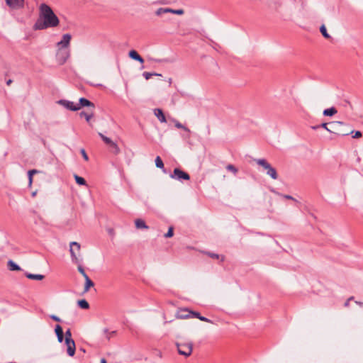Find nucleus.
<instances>
[{"label": "nucleus", "mask_w": 363, "mask_h": 363, "mask_svg": "<svg viewBox=\"0 0 363 363\" xmlns=\"http://www.w3.org/2000/svg\"><path fill=\"white\" fill-rule=\"evenodd\" d=\"M12 79H9L6 81V85L10 86L12 84Z\"/></svg>", "instance_id": "obj_46"}, {"label": "nucleus", "mask_w": 363, "mask_h": 363, "mask_svg": "<svg viewBox=\"0 0 363 363\" xmlns=\"http://www.w3.org/2000/svg\"><path fill=\"white\" fill-rule=\"evenodd\" d=\"M175 126L177 128H182V129H184V130H186V131L189 130L186 127H185L184 125H183L182 123H180L178 121H176Z\"/></svg>", "instance_id": "obj_37"}, {"label": "nucleus", "mask_w": 363, "mask_h": 363, "mask_svg": "<svg viewBox=\"0 0 363 363\" xmlns=\"http://www.w3.org/2000/svg\"><path fill=\"white\" fill-rule=\"evenodd\" d=\"M352 299H353V297H350V298H349L346 301V302L345 303V307H348V306H349V305H350V301Z\"/></svg>", "instance_id": "obj_43"}, {"label": "nucleus", "mask_w": 363, "mask_h": 363, "mask_svg": "<svg viewBox=\"0 0 363 363\" xmlns=\"http://www.w3.org/2000/svg\"><path fill=\"white\" fill-rule=\"evenodd\" d=\"M72 36L70 34H64L62 35V39L61 41L57 43V46L59 47V50L62 48H67L69 47Z\"/></svg>", "instance_id": "obj_8"}, {"label": "nucleus", "mask_w": 363, "mask_h": 363, "mask_svg": "<svg viewBox=\"0 0 363 363\" xmlns=\"http://www.w3.org/2000/svg\"><path fill=\"white\" fill-rule=\"evenodd\" d=\"M65 340H73L72 338V332H71V330L70 328H68L66 332H65Z\"/></svg>", "instance_id": "obj_32"}, {"label": "nucleus", "mask_w": 363, "mask_h": 363, "mask_svg": "<svg viewBox=\"0 0 363 363\" xmlns=\"http://www.w3.org/2000/svg\"><path fill=\"white\" fill-rule=\"evenodd\" d=\"M57 340L60 342H62L65 338L63 330L60 325H57L55 329Z\"/></svg>", "instance_id": "obj_12"}, {"label": "nucleus", "mask_w": 363, "mask_h": 363, "mask_svg": "<svg viewBox=\"0 0 363 363\" xmlns=\"http://www.w3.org/2000/svg\"><path fill=\"white\" fill-rule=\"evenodd\" d=\"M163 11L164 12H172V13H177V14H183V13H184V11L182 9L173 10V9H164Z\"/></svg>", "instance_id": "obj_29"}, {"label": "nucleus", "mask_w": 363, "mask_h": 363, "mask_svg": "<svg viewBox=\"0 0 363 363\" xmlns=\"http://www.w3.org/2000/svg\"><path fill=\"white\" fill-rule=\"evenodd\" d=\"M226 169L231 172L234 175L237 174L238 169L231 164H229L226 166Z\"/></svg>", "instance_id": "obj_25"}, {"label": "nucleus", "mask_w": 363, "mask_h": 363, "mask_svg": "<svg viewBox=\"0 0 363 363\" xmlns=\"http://www.w3.org/2000/svg\"><path fill=\"white\" fill-rule=\"evenodd\" d=\"M38 173L36 169H31L28 171V180H29V186H31L33 182V175Z\"/></svg>", "instance_id": "obj_28"}, {"label": "nucleus", "mask_w": 363, "mask_h": 363, "mask_svg": "<svg viewBox=\"0 0 363 363\" xmlns=\"http://www.w3.org/2000/svg\"><path fill=\"white\" fill-rule=\"evenodd\" d=\"M67 346V352L69 356L73 357L76 351V345L74 340H65Z\"/></svg>", "instance_id": "obj_7"}, {"label": "nucleus", "mask_w": 363, "mask_h": 363, "mask_svg": "<svg viewBox=\"0 0 363 363\" xmlns=\"http://www.w3.org/2000/svg\"><path fill=\"white\" fill-rule=\"evenodd\" d=\"M74 179H75L76 182L78 184H79V185H86V180L83 177H81L75 174L74 175Z\"/></svg>", "instance_id": "obj_24"}, {"label": "nucleus", "mask_w": 363, "mask_h": 363, "mask_svg": "<svg viewBox=\"0 0 363 363\" xmlns=\"http://www.w3.org/2000/svg\"><path fill=\"white\" fill-rule=\"evenodd\" d=\"M84 279H85V285H84V291L87 292L89 290L90 287L94 286V284L88 276H86V277H84Z\"/></svg>", "instance_id": "obj_17"}, {"label": "nucleus", "mask_w": 363, "mask_h": 363, "mask_svg": "<svg viewBox=\"0 0 363 363\" xmlns=\"http://www.w3.org/2000/svg\"><path fill=\"white\" fill-rule=\"evenodd\" d=\"M80 152H81V154H82V155L83 158H84L86 161H88V160H89V157H88V155H87V154H86V152L85 150H84V149H82Z\"/></svg>", "instance_id": "obj_38"}, {"label": "nucleus", "mask_w": 363, "mask_h": 363, "mask_svg": "<svg viewBox=\"0 0 363 363\" xmlns=\"http://www.w3.org/2000/svg\"><path fill=\"white\" fill-rule=\"evenodd\" d=\"M81 246L77 242H72L70 243L69 252L72 258V260L75 262H78L77 255H79Z\"/></svg>", "instance_id": "obj_5"}, {"label": "nucleus", "mask_w": 363, "mask_h": 363, "mask_svg": "<svg viewBox=\"0 0 363 363\" xmlns=\"http://www.w3.org/2000/svg\"><path fill=\"white\" fill-rule=\"evenodd\" d=\"M108 147L109 151L113 155H117L120 153V148L116 143H111V145H109Z\"/></svg>", "instance_id": "obj_16"}, {"label": "nucleus", "mask_w": 363, "mask_h": 363, "mask_svg": "<svg viewBox=\"0 0 363 363\" xmlns=\"http://www.w3.org/2000/svg\"><path fill=\"white\" fill-rule=\"evenodd\" d=\"M199 320H201V321H204V322H206V323H213V321L204 316L203 317H199Z\"/></svg>", "instance_id": "obj_40"}, {"label": "nucleus", "mask_w": 363, "mask_h": 363, "mask_svg": "<svg viewBox=\"0 0 363 363\" xmlns=\"http://www.w3.org/2000/svg\"><path fill=\"white\" fill-rule=\"evenodd\" d=\"M206 255H208V257L213 258V259H219L220 257V255H218V254H216V253H213V252H204Z\"/></svg>", "instance_id": "obj_31"}, {"label": "nucleus", "mask_w": 363, "mask_h": 363, "mask_svg": "<svg viewBox=\"0 0 363 363\" xmlns=\"http://www.w3.org/2000/svg\"><path fill=\"white\" fill-rule=\"evenodd\" d=\"M25 275L28 279L34 280H43L45 277L44 275L42 274H33L28 272H26Z\"/></svg>", "instance_id": "obj_15"}, {"label": "nucleus", "mask_w": 363, "mask_h": 363, "mask_svg": "<svg viewBox=\"0 0 363 363\" xmlns=\"http://www.w3.org/2000/svg\"><path fill=\"white\" fill-rule=\"evenodd\" d=\"M99 135L106 145L111 140L109 138L105 136L104 134L101 133H99Z\"/></svg>", "instance_id": "obj_33"}, {"label": "nucleus", "mask_w": 363, "mask_h": 363, "mask_svg": "<svg viewBox=\"0 0 363 363\" xmlns=\"http://www.w3.org/2000/svg\"><path fill=\"white\" fill-rule=\"evenodd\" d=\"M78 305L83 309H88L89 308V304L85 299L79 300L78 301Z\"/></svg>", "instance_id": "obj_22"}, {"label": "nucleus", "mask_w": 363, "mask_h": 363, "mask_svg": "<svg viewBox=\"0 0 363 363\" xmlns=\"http://www.w3.org/2000/svg\"><path fill=\"white\" fill-rule=\"evenodd\" d=\"M8 267L11 271H19L21 269V267L18 264H16L11 260H9L8 262Z\"/></svg>", "instance_id": "obj_20"}, {"label": "nucleus", "mask_w": 363, "mask_h": 363, "mask_svg": "<svg viewBox=\"0 0 363 363\" xmlns=\"http://www.w3.org/2000/svg\"><path fill=\"white\" fill-rule=\"evenodd\" d=\"M284 196L286 199L295 200L291 196H289V195H284Z\"/></svg>", "instance_id": "obj_45"}, {"label": "nucleus", "mask_w": 363, "mask_h": 363, "mask_svg": "<svg viewBox=\"0 0 363 363\" xmlns=\"http://www.w3.org/2000/svg\"><path fill=\"white\" fill-rule=\"evenodd\" d=\"M182 318H190L191 316V313H184V315H181Z\"/></svg>", "instance_id": "obj_44"}, {"label": "nucleus", "mask_w": 363, "mask_h": 363, "mask_svg": "<svg viewBox=\"0 0 363 363\" xmlns=\"http://www.w3.org/2000/svg\"><path fill=\"white\" fill-rule=\"evenodd\" d=\"M334 123L339 124V125H342L343 124L342 122H340V121L334 122Z\"/></svg>", "instance_id": "obj_49"}, {"label": "nucleus", "mask_w": 363, "mask_h": 363, "mask_svg": "<svg viewBox=\"0 0 363 363\" xmlns=\"http://www.w3.org/2000/svg\"><path fill=\"white\" fill-rule=\"evenodd\" d=\"M78 270H79V272L82 274V276H83L84 277H86V276H88V275L86 274V273L85 272V270L84 269V268H83L82 266H80V265H79V266L78 267Z\"/></svg>", "instance_id": "obj_39"}, {"label": "nucleus", "mask_w": 363, "mask_h": 363, "mask_svg": "<svg viewBox=\"0 0 363 363\" xmlns=\"http://www.w3.org/2000/svg\"><path fill=\"white\" fill-rule=\"evenodd\" d=\"M328 123H323L322 124L320 125V126L321 128H325L327 131L328 132H330V133H333V131H331L328 128ZM333 133H335V132H333ZM335 134L338 135H348L350 133H335Z\"/></svg>", "instance_id": "obj_21"}, {"label": "nucleus", "mask_w": 363, "mask_h": 363, "mask_svg": "<svg viewBox=\"0 0 363 363\" xmlns=\"http://www.w3.org/2000/svg\"><path fill=\"white\" fill-rule=\"evenodd\" d=\"M50 318L56 322H60L61 320L60 318H58L57 316L55 315H51L50 316Z\"/></svg>", "instance_id": "obj_41"}, {"label": "nucleus", "mask_w": 363, "mask_h": 363, "mask_svg": "<svg viewBox=\"0 0 363 363\" xmlns=\"http://www.w3.org/2000/svg\"><path fill=\"white\" fill-rule=\"evenodd\" d=\"M94 109H91V111L90 112H85V111H82L80 113H79V116L80 117H84L86 121L89 123L90 120L94 117V111H93Z\"/></svg>", "instance_id": "obj_14"}, {"label": "nucleus", "mask_w": 363, "mask_h": 363, "mask_svg": "<svg viewBox=\"0 0 363 363\" xmlns=\"http://www.w3.org/2000/svg\"><path fill=\"white\" fill-rule=\"evenodd\" d=\"M161 10H162V9H160L157 11V13H160Z\"/></svg>", "instance_id": "obj_53"}, {"label": "nucleus", "mask_w": 363, "mask_h": 363, "mask_svg": "<svg viewBox=\"0 0 363 363\" xmlns=\"http://www.w3.org/2000/svg\"><path fill=\"white\" fill-rule=\"evenodd\" d=\"M6 5L11 9L18 10L24 8V0H5Z\"/></svg>", "instance_id": "obj_6"}, {"label": "nucleus", "mask_w": 363, "mask_h": 363, "mask_svg": "<svg viewBox=\"0 0 363 363\" xmlns=\"http://www.w3.org/2000/svg\"><path fill=\"white\" fill-rule=\"evenodd\" d=\"M104 333L106 335V339L110 340L111 335H114L116 333V331H112L111 333H110L108 329H104Z\"/></svg>", "instance_id": "obj_35"}, {"label": "nucleus", "mask_w": 363, "mask_h": 363, "mask_svg": "<svg viewBox=\"0 0 363 363\" xmlns=\"http://www.w3.org/2000/svg\"><path fill=\"white\" fill-rule=\"evenodd\" d=\"M320 127V125L312 126V128L314 130H316V129L319 128Z\"/></svg>", "instance_id": "obj_48"}, {"label": "nucleus", "mask_w": 363, "mask_h": 363, "mask_svg": "<svg viewBox=\"0 0 363 363\" xmlns=\"http://www.w3.org/2000/svg\"><path fill=\"white\" fill-rule=\"evenodd\" d=\"M78 106H79V109L82 108V107H84V106H88V107H91V109H94L95 108V105L94 104V103H92L91 101H90L89 100L85 99V98H81L79 101V104H77Z\"/></svg>", "instance_id": "obj_9"}, {"label": "nucleus", "mask_w": 363, "mask_h": 363, "mask_svg": "<svg viewBox=\"0 0 363 363\" xmlns=\"http://www.w3.org/2000/svg\"><path fill=\"white\" fill-rule=\"evenodd\" d=\"M257 164L262 166L264 169L267 170V174L269 175L273 179L278 178L277 170L272 167L269 163L264 159H258L256 160Z\"/></svg>", "instance_id": "obj_2"}, {"label": "nucleus", "mask_w": 363, "mask_h": 363, "mask_svg": "<svg viewBox=\"0 0 363 363\" xmlns=\"http://www.w3.org/2000/svg\"><path fill=\"white\" fill-rule=\"evenodd\" d=\"M320 33H322V35H323L324 38H325L327 39L331 38L330 35L328 33L326 28H325V26L324 25H322L320 26Z\"/></svg>", "instance_id": "obj_23"}, {"label": "nucleus", "mask_w": 363, "mask_h": 363, "mask_svg": "<svg viewBox=\"0 0 363 363\" xmlns=\"http://www.w3.org/2000/svg\"><path fill=\"white\" fill-rule=\"evenodd\" d=\"M99 135L106 145L111 140L109 138L105 136L104 134L101 133H99Z\"/></svg>", "instance_id": "obj_34"}, {"label": "nucleus", "mask_w": 363, "mask_h": 363, "mask_svg": "<svg viewBox=\"0 0 363 363\" xmlns=\"http://www.w3.org/2000/svg\"><path fill=\"white\" fill-rule=\"evenodd\" d=\"M356 303H357L358 305H359V306H363V303H362V302H357V301Z\"/></svg>", "instance_id": "obj_51"}, {"label": "nucleus", "mask_w": 363, "mask_h": 363, "mask_svg": "<svg viewBox=\"0 0 363 363\" xmlns=\"http://www.w3.org/2000/svg\"><path fill=\"white\" fill-rule=\"evenodd\" d=\"M135 224L137 228H148V226L145 224V221L140 218L135 220Z\"/></svg>", "instance_id": "obj_18"}, {"label": "nucleus", "mask_w": 363, "mask_h": 363, "mask_svg": "<svg viewBox=\"0 0 363 363\" xmlns=\"http://www.w3.org/2000/svg\"><path fill=\"white\" fill-rule=\"evenodd\" d=\"M61 103L67 108L71 111H75L79 110V106L74 102L69 101H62Z\"/></svg>", "instance_id": "obj_10"}, {"label": "nucleus", "mask_w": 363, "mask_h": 363, "mask_svg": "<svg viewBox=\"0 0 363 363\" xmlns=\"http://www.w3.org/2000/svg\"><path fill=\"white\" fill-rule=\"evenodd\" d=\"M170 177L172 178V179H178V180H189L190 179V176L189 174L179 169V168H175L173 171V173L170 175Z\"/></svg>", "instance_id": "obj_4"}, {"label": "nucleus", "mask_w": 363, "mask_h": 363, "mask_svg": "<svg viewBox=\"0 0 363 363\" xmlns=\"http://www.w3.org/2000/svg\"><path fill=\"white\" fill-rule=\"evenodd\" d=\"M223 260H224V257H223V256H222V257H221V261L223 262Z\"/></svg>", "instance_id": "obj_52"}, {"label": "nucleus", "mask_w": 363, "mask_h": 363, "mask_svg": "<svg viewBox=\"0 0 363 363\" xmlns=\"http://www.w3.org/2000/svg\"><path fill=\"white\" fill-rule=\"evenodd\" d=\"M177 347L179 354L187 357L192 353L193 343L191 342L177 343Z\"/></svg>", "instance_id": "obj_3"}, {"label": "nucleus", "mask_w": 363, "mask_h": 363, "mask_svg": "<svg viewBox=\"0 0 363 363\" xmlns=\"http://www.w3.org/2000/svg\"><path fill=\"white\" fill-rule=\"evenodd\" d=\"M153 75H159L156 73H150V72H144L143 76L147 80L150 79Z\"/></svg>", "instance_id": "obj_36"}, {"label": "nucleus", "mask_w": 363, "mask_h": 363, "mask_svg": "<svg viewBox=\"0 0 363 363\" xmlns=\"http://www.w3.org/2000/svg\"><path fill=\"white\" fill-rule=\"evenodd\" d=\"M154 113H155V116L159 119V121L161 123H166L167 122L165 116H164V113H163L162 109H160V108H155L154 110Z\"/></svg>", "instance_id": "obj_11"}, {"label": "nucleus", "mask_w": 363, "mask_h": 363, "mask_svg": "<svg viewBox=\"0 0 363 363\" xmlns=\"http://www.w3.org/2000/svg\"><path fill=\"white\" fill-rule=\"evenodd\" d=\"M60 23L58 17L55 14L50 6L43 3L39 7V18L34 24L35 30H44L57 27Z\"/></svg>", "instance_id": "obj_1"}, {"label": "nucleus", "mask_w": 363, "mask_h": 363, "mask_svg": "<svg viewBox=\"0 0 363 363\" xmlns=\"http://www.w3.org/2000/svg\"><path fill=\"white\" fill-rule=\"evenodd\" d=\"M129 57L133 60H135L140 63L144 62L143 58L134 50L129 52Z\"/></svg>", "instance_id": "obj_13"}, {"label": "nucleus", "mask_w": 363, "mask_h": 363, "mask_svg": "<svg viewBox=\"0 0 363 363\" xmlns=\"http://www.w3.org/2000/svg\"><path fill=\"white\" fill-rule=\"evenodd\" d=\"M100 363H107V362H106V360L104 358H102L101 359V362Z\"/></svg>", "instance_id": "obj_47"}, {"label": "nucleus", "mask_w": 363, "mask_h": 363, "mask_svg": "<svg viewBox=\"0 0 363 363\" xmlns=\"http://www.w3.org/2000/svg\"><path fill=\"white\" fill-rule=\"evenodd\" d=\"M337 111L335 108L332 107L330 108L325 109L323 111V115L327 116H332L337 113Z\"/></svg>", "instance_id": "obj_19"}, {"label": "nucleus", "mask_w": 363, "mask_h": 363, "mask_svg": "<svg viewBox=\"0 0 363 363\" xmlns=\"http://www.w3.org/2000/svg\"><path fill=\"white\" fill-rule=\"evenodd\" d=\"M183 312H185V313H191V316L194 317V318H196L198 319H199V317H203L202 315H201V314L199 313V312H196V311H189L188 309H184L182 311Z\"/></svg>", "instance_id": "obj_26"}, {"label": "nucleus", "mask_w": 363, "mask_h": 363, "mask_svg": "<svg viewBox=\"0 0 363 363\" xmlns=\"http://www.w3.org/2000/svg\"><path fill=\"white\" fill-rule=\"evenodd\" d=\"M362 137V133L359 130L356 131L354 135H353L354 138H359Z\"/></svg>", "instance_id": "obj_42"}, {"label": "nucleus", "mask_w": 363, "mask_h": 363, "mask_svg": "<svg viewBox=\"0 0 363 363\" xmlns=\"http://www.w3.org/2000/svg\"><path fill=\"white\" fill-rule=\"evenodd\" d=\"M174 235V228L172 226L169 228L167 233L164 235L165 238H172Z\"/></svg>", "instance_id": "obj_30"}, {"label": "nucleus", "mask_w": 363, "mask_h": 363, "mask_svg": "<svg viewBox=\"0 0 363 363\" xmlns=\"http://www.w3.org/2000/svg\"><path fill=\"white\" fill-rule=\"evenodd\" d=\"M114 143L113 141L111 140V141H110V143H108L107 144V145H108V146H109V145H111V143Z\"/></svg>", "instance_id": "obj_50"}, {"label": "nucleus", "mask_w": 363, "mask_h": 363, "mask_svg": "<svg viewBox=\"0 0 363 363\" xmlns=\"http://www.w3.org/2000/svg\"><path fill=\"white\" fill-rule=\"evenodd\" d=\"M155 164L158 168H164V163L160 156L156 157Z\"/></svg>", "instance_id": "obj_27"}]
</instances>
